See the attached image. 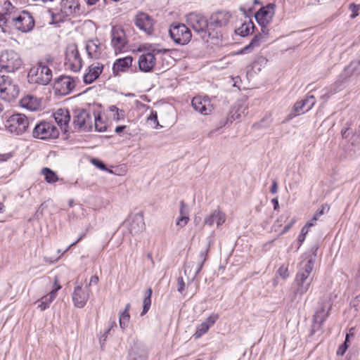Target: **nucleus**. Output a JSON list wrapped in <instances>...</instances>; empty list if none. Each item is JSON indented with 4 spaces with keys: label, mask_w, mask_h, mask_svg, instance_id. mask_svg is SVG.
Instances as JSON below:
<instances>
[{
    "label": "nucleus",
    "mask_w": 360,
    "mask_h": 360,
    "mask_svg": "<svg viewBox=\"0 0 360 360\" xmlns=\"http://www.w3.org/2000/svg\"><path fill=\"white\" fill-rule=\"evenodd\" d=\"M318 247L314 245L311 249V255L302 256V260L300 262L299 269L293 283V292L295 295L302 296L310 288L313 281L311 276L316 262Z\"/></svg>",
    "instance_id": "1"
},
{
    "label": "nucleus",
    "mask_w": 360,
    "mask_h": 360,
    "mask_svg": "<svg viewBox=\"0 0 360 360\" xmlns=\"http://www.w3.org/2000/svg\"><path fill=\"white\" fill-rule=\"evenodd\" d=\"M275 14V5L269 4L262 7L256 13L255 19L261 27V32L255 35L250 44L240 49L239 53L245 54L251 52L255 48L259 47L262 42L266 41L269 37L268 25L271 22Z\"/></svg>",
    "instance_id": "2"
},
{
    "label": "nucleus",
    "mask_w": 360,
    "mask_h": 360,
    "mask_svg": "<svg viewBox=\"0 0 360 360\" xmlns=\"http://www.w3.org/2000/svg\"><path fill=\"white\" fill-rule=\"evenodd\" d=\"M186 21L192 28L198 33L202 39L208 41L209 38H217V33L212 32L210 29V22L205 17L195 13H191L187 15Z\"/></svg>",
    "instance_id": "3"
},
{
    "label": "nucleus",
    "mask_w": 360,
    "mask_h": 360,
    "mask_svg": "<svg viewBox=\"0 0 360 360\" xmlns=\"http://www.w3.org/2000/svg\"><path fill=\"white\" fill-rule=\"evenodd\" d=\"M32 120L24 114L15 113L8 117L5 122L6 131L13 136H20L28 131Z\"/></svg>",
    "instance_id": "4"
},
{
    "label": "nucleus",
    "mask_w": 360,
    "mask_h": 360,
    "mask_svg": "<svg viewBox=\"0 0 360 360\" xmlns=\"http://www.w3.org/2000/svg\"><path fill=\"white\" fill-rule=\"evenodd\" d=\"M52 77L51 70L42 60L31 68L27 74L29 83L44 86L49 84Z\"/></svg>",
    "instance_id": "5"
},
{
    "label": "nucleus",
    "mask_w": 360,
    "mask_h": 360,
    "mask_svg": "<svg viewBox=\"0 0 360 360\" xmlns=\"http://www.w3.org/2000/svg\"><path fill=\"white\" fill-rule=\"evenodd\" d=\"M22 65V60L20 55L13 51L6 50L0 55V68L7 72L17 71Z\"/></svg>",
    "instance_id": "6"
},
{
    "label": "nucleus",
    "mask_w": 360,
    "mask_h": 360,
    "mask_svg": "<svg viewBox=\"0 0 360 360\" xmlns=\"http://www.w3.org/2000/svg\"><path fill=\"white\" fill-rule=\"evenodd\" d=\"M58 135V129L50 122H41L32 130V136L39 139H56Z\"/></svg>",
    "instance_id": "7"
},
{
    "label": "nucleus",
    "mask_w": 360,
    "mask_h": 360,
    "mask_svg": "<svg viewBox=\"0 0 360 360\" xmlns=\"http://www.w3.org/2000/svg\"><path fill=\"white\" fill-rule=\"evenodd\" d=\"M171 39L179 45H186L191 39V32L184 24L174 23L169 29Z\"/></svg>",
    "instance_id": "8"
},
{
    "label": "nucleus",
    "mask_w": 360,
    "mask_h": 360,
    "mask_svg": "<svg viewBox=\"0 0 360 360\" xmlns=\"http://www.w3.org/2000/svg\"><path fill=\"white\" fill-rule=\"evenodd\" d=\"M19 94V88L8 76L0 75V96L10 101L15 98Z\"/></svg>",
    "instance_id": "9"
},
{
    "label": "nucleus",
    "mask_w": 360,
    "mask_h": 360,
    "mask_svg": "<svg viewBox=\"0 0 360 360\" xmlns=\"http://www.w3.org/2000/svg\"><path fill=\"white\" fill-rule=\"evenodd\" d=\"M65 65L73 72H78L82 67V60L77 45L70 44L68 46L65 53Z\"/></svg>",
    "instance_id": "10"
},
{
    "label": "nucleus",
    "mask_w": 360,
    "mask_h": 360,
    "mask_svg": "<svg viewBox=\"0 0 360 360\" xmlns=\"http://www.w3.org/2000/svg\"><path fill=\"white\" fill-rule=\"evenodd\" d=\"M193 110L202 115H210L214 110V105L208 96H195L191 100Z\"/></svg>",
    "instance_id": "11"
},
{
    "label": "nucleus",
    "mask_w": 360,
    "mask_h": 360,
    "mask_svg": "<svg viewBox=\"0 0 360 360\" xmlns=\"http://www.w3.org/2000/svg\"><path fill=\"white\" fill-rule=\"evenodd\" d=\"M13 25L19 31L27 32L34 27V20L30 13L22 11L20 15H14Z\"/></svg>",
    "instance_id": "12"
},
{
    "label": "nucleus",
    "mask_w": 360,
    "mask_h": 360,
    "mask_svg": "<svg viewBox=\"0 0 360 360\" xmlns=\"http://www.w3.org/2000/svg\"><path fill=\"white\" fill-rule=\"evenodd\" d=\"M93 117L89 112L84 109H78L75 112L73 124L78 129L91 130L92 128Z\"/></svg>",
    "instance_id": "13"
},
{
    "label": "nucleus",
    "mask_w": 360,
    "mask_h": 360,
    "mask_svg": "<svg viewBox=\"0 0 360 360\" xmlns=\"http://www.w3.org/2000/svg\"><path fill=\"white\" fill-rule=\"evenodd\" d=\"M111 44L114 47L115 53L124 51L127 41L124 30L120 27L113 26L111 30Z\"/></svg>",
    "instance_id": "14"
},
{
    "label": "nucleus",
    "mask_w": 360,
    "mask_h": 360,
    "mask_svg": "<svg viewBox=\"0 0 360 360\" xmlns=\"http://www.w3.org/2000/svg\"><path fill=\"white\" fill-rule=\"evenodd\" d=\"M89 297V290L88 285L83 288L82 284L76 285L74 288V291L72 294V299L74 305L77 308H83Z\"/></svg>",
    "instance_id": "15"
},
{
    "label": "nucleus",
    "mask_w": 360,
    "mask_h": 360,
    "mask_svg": "<svg viewBox=\"0 0 360 360\" xmlns=\"http://www.w3.org/2000/svg\"><path fill=\"white\" fill-rule=\"evenodd\" d=\"M316 103L315 97L313 95H307L304 99L297 101L293 106L294 113H290L289 119H292L297 115H302L310 110Z\"/></svg>",
    "instance_id": "16"
},
{
    "label": "nucleus",
    "mask_w": 360,
    "mask_h": 360,
    "mask_svg": "<svg viewBox=\"0 0 360 360\" xmlns=\"http://www.w3.org/2000/svg\"><path fill=\"white\" fill-rule=\"evenodd\" d=\"M75 86V81L71 77L60 76L55 81L53 88L60 95H67Z\"/></svg>",
    "instance_id": "17"
},
{
    "label": "nucleus",
    "mask_w": 360,
    "mask_h": 360,
    "mask_svg": "<svg viewBox=\"0 0 360 360\" xmlns=\"http://www.w3.org/2000/svg\"><path fill=\"white\" fill-rule=\"evenodd\" d=\"M154 20L151 16L145 13L136 15V27L146 35H151L153 32Z\"/></svg>",
    "instance_id": "18"
},
{
    "label": "nucleus",
    "mask_w": 360,
    "mask_h": 360,
    "mask_svg": "<svg viewBox=\"0 0 360 360\" xmlns=\"http://www.w3.org/2000/svg\"><path fill=\"white\" fill-rule=\"evenodd\" d=\"M231 14L227 11H219L212 14L210 18V29L213 32L214 29L227 25Z\"/></svg>",
    "instance_id": "19"
},
{
    "label": "nucleus",
    "mask_w": 360,
    "mask_h": 360,
    "mask_svg": "<svg viewBox=\"0 0 360 360\" xmlns=\"http://www.w3.org/2000/svg\"><path fill=\"white\" fill-rule=\"evenodd\" d=\"M155 50L141 54L138 60L139 70L144 72H150L155 65Z\"/></svg>",
    "instance_id": "20"
},
{
    "label": "nucleus",
    "mask_w": 360,
    "mask_h": 360,
    "mask_svg": "<svg viewBox=\"0 0 360 360\" xmlns=\"http://www.w3.org/2000/svg\"><path fill=\"white\" fill-rule=\"evenodd\" d=\"M226 219V214L219 209H216L205 217L204 224L209 226L216 224L217 227H219L225 223Z\"/></svg>",
    "instance_id": "21"
},
{
    "label": "nucleus",
    "mask_w": 360,
    "mask_h": 360,
    "mask_svg": "<svg viewBox=\"0 0 360 360\" xmlns=\"http://www.w3.org/2000/svg\"><path fill=\"white\" fill-rule=\"evenodd\" d=\"M85 49L90 58L98 59L102 54L101 43L98 38L87 40Z\"/></svg>",
    "instance_id": "22"
},
{
    "label": "nucleus",
    "mask_w": 360,
    "mask_h": 360,
    "mask_svg": "<svg viewBox=\"0 0 360 360\" xmlns=\"http://www.w3.org/2000/svg\"><path fill=\"white\" fill-rule=\"evenodd\" d=\"M103 65L99 62H95L89 66L88 72L84 75V82L89 84L93 83L101 74Z\"/></svg>",
    "instance_id": "23"
},
{
    "label": "nucleus",
    "mask_w": 360,
    "mask_h": 360,
    "mask_svg": "<svg viewBox=\"0 0 360 360\" xmlns=\"http://www.w3.org/2000/svg\"><path fill=\"white\" fill-rule=\"evenodd\" d=\"M53 117L61 130L67 131V129L70 121V115L68 110L66 108L58 109L53 113Z\"/></svg>",
    "instance_id": "24"
},
{
    "label": "nucleus",
    "mask_w": 360,
    "mask_h": 360,
    "mask_svg": "<svg viewBox=\"0 0 360 360\" xmlns=\"http://www.w3.org/2000/svg\"><path fill=\"white\" fill-rule=\"evenodd\" d=\"M133 62L132 56H127L117 59L112 65V72L115 76H117L120 72H126Z\"/></svg>",
    "instance_id": "25"
},
{
    "label": "nucleus",
    "mask_w": 360,
    "mask_h": 360,
    "mask_svg": "<svg viewBox=\"0 0 360 360\" xmlns=\"http://www.w3.org/2000/svg\"><path fill=\"white\" fill-rule=\"evenodd\" d=\"M60 8L61 11L69 16L77 15L79 12V4L77 0H62Z\"/></svg>",
    "instance_id": "26"
},
{
    "label": "nucleus",
    "mask_w": 360,
    "mask_h": 360,
    "mask_svg": "<svg viewBox=\"0 0 360 360\" xmlns=\"http://www.w3.org/2000/svg\"><path fill=\"white\" fill-rule=\"evenodd\" d=\"M343 83L344 82L340 79L339 77L334 84L323 89V94L321 96V99L323 100V102H326L332 96L342 90Z\"/></svg>",
    "instance_id": "27"
},
{
    "label": "nucleus",
    "mask_w": 360,
    "mask_h": 360,
    "mask_svg": "<svg viewBox=\"0 0 360 360\" xmlns=\"http://www.w3.org/2000/svg\"><path fill=\"white\" fill-rule=\"evenodd\" d=\"M330 309L331 304L329 301L326 300L320 302H319L317 309L313 317L326 321V319L329 316Z\"/></svg>",
    "instance_id": "28"
},
{
    "label": "nucleus",
    "mask_w": 360,
    "mask_h": 360,
    "mask_svg": "<svg viewBox=\"0 0 360 360\" xmlns=\"http://www.w3.org/2000/svg\"><path fill=\"white\" fill-rule=\"evenodd\" d=\"M20 105L30 111H35L40 108L41 102L35 96L27 95L21 98Z\"/></svg>",
    "instance_id": "29"
},
{
    "label": "nucleus",
    "mask_w": 360,
    "mask_h": 360,
    "mask_svg": "<svg viewBox=\"0 0 360 360\" xmlns=\"http://www.w3.org/2000/svg\"><path fill=\"white\" fill-rule=\"evenodd\" d=\"M61 289V285L58 283L57 278H55L51 290L47 295L43 296L41 300L47 303L50 307L51 303L56 299L58 291Z\"/></svg>",
    "instance_id": "30"
},
{
    "label": "nucleus",
    "mask_w": 360,
    "mask_h": 360,
    "mask_svg": "<svg viewBox=\"0 0 360 360\" xmlns=\"http://www.w3.org/2000/svg\"><path fill=\"white\" fill-rule=\"evenodd\" d=\"M146 124L148 127L152 129H158L159 127H162V126L159 124L158 120V114L156 111L153 110L146 109Z\"/></svg>",
    "instance_id": "31"
},
{
    "label": "nucleus",
    "mask_w": 360,
    "mask_h": 360,
    "mask_svg": "<svg viewBox=\"0 0 360 360\" xmlns=\"http://www.w3.org/2000/svg\"><path fill=\"white\" fill-rule=\"evenodd\" d=\"M15 15L9 13H0V27L3 32H6V28L13 25Z\"/></svg>",
    "instance_id": "32"
},
{
    "label": "nucleus",
    "mask_w": 360,
    "mask_h": 360,
    "mask_svg": "<svg viewBox=\"0 0 360 360\" xmlns=\"http://www.w3.org/2000/svg\"><path fill=\"white\" fill-rule=\"evenodd\" d=\"M151 296H152V289L148 288L145 292L143 299V309L141 313V316H144L150 309L151 306Z\"/></svg>",
    "instance_id": "33"
},
{
    "label": "nucleus",
    "mask_w": 360,
    "mask_h": 360,
    "mask_svg": "<svg viewBox=\"0 0 360 360\" xmlns=\"http://www.w3.org/2000/svg\"><path fill=\"white\" fill-rule=\"evenodd\" d=\"M208 250H209V248H207L206 250H202L200 252V253L198 256L197 267H196L193 278H195L198 275V274L200 272V271L202 270L203 265L207 258Z\"/></svg>",
    "instance_id": "34"
},
{
    "label": "nucleus",
    "mask_w": 360,
    "mask_h": 360,
    "mask_svg": "<svg viewBox=\"0 0 360 360\" xmlns=\"http://www.w3.org/2000/svg\"><path fill=\"white\" fill-rule=\"evenodd\" d=\"M41 174L44 176L45 180L48 184H53L58 181V177L56 172L48 167L43 168Z\"/></svg>",
    "instance_id": "35"
},
{
    "label": "nucleus",
    "mask_w": 360,
    "mask_h": 360,
    "mask_svg": "<svg viewBox=\"0 0 360 360\" xmlns=\"http://www.w3.org/2000/svg\"><path fill=\"white\" fill-rule=\"evenodd\" d=\"M254 24L252 21L243 23L238 30L236 33L242 37L248 36L252 32Z\"/></svg>",
    "instance_id": "36"
},
{
    "label": "nucleus",
    "mask_w": 360,
    "mask_h": 360,
    "mask_svg": "<svg viewBox=\"0 0 360 360\" xmlns=\"http://www.w3.org/2000/svg\"><path fill=\"white\" fill-rule=\"evenodd\" d=\"M51 17V21L49 22L51 25H58L60 22H63L65 20V18L68 17V15H65L61 10L58 13H53L51 11H49Z\"/></svg>",
    "instance_id": "37"
},
{
    "label": "nucleus",
    "mask_w": 360,
    "mask_h": 360,
    "mask_svg": "<svg viewBox=\"0 0 360 360\" xmlns=\"http://www.w3.org/2000/svg\"><path fill=\"white\" fill-rule=\"evenodd\" d=\"M129 304H127L124 311L120 316V326L122 328H125L129 323L130 316L129 314Z\"/></svg>",
    "instance_id": "38"
},
{
    "label": "nucleus",
    "mask_w": 360,
    "mask_h": 360,
    "mask_svg": "<svg viewBox=\"0 0 360 360\" xmlns=\"http://www.w3.org/2000/svg\"><path fill=\"white\" fill-rule=\"evenodd\" d=\"M94 120L95 129L98 131H104L106 129V124L102 120V118L99 114H94Z\"/></svg>",
    "instance_id": "39"
},
{
    "label": "nucleus",
    "mask_w": 360,
    "mask_h": 360,
    "mask_svg": "<svg viewBox=\"0 0 360 360\" xmlns=\"http://www.w3.org/2000/svg\"><path fill=\"white\" fill-rule=\"evenodd\" d=\"M233 108L236 109V110H237L238 112V113L241 116L245 115L248 114V105L246 101H244V100L238 101L235 104Z\"/></svg>",
    "instance_id": "40"
},
{
    "label": "nucleus",
    "mask_w": 360,
    "mask_h": 360,
    "mask_svg": "<svg viewBox=\"0 0 360 360\" xmlns=\"http://www.w3.org/2000/svg\"><path fill=\"white\" fill-rule=\"evenodd\" d=\"M314 226L313 223L307 222L305 226L302 229L300 235L298 236V243L300 246L304 241L307 234L308 233L309 228Z\"/></svg>",
    "instance_id": "41"
},
{
    "label": "nucleus",
    "mask_w": 360,
    "mask_h": 360,
    "mask_svg": "<svg viewBox=\"0 0 360 360\" xmlns=\"http://www.w3.org/2000/svg\"><path fill=\"white\" fill-rule=\"evenodd\" d=\"M324 321L318 319L316 318L313 317V323L311 325V335H314L316 332L320 330L322 328L323 323H324Z\"/></svg>",
    "instance_id": "42"
},
{
    "label": "nucleus",
    "mask_w": 360,
    "mask_h": 360,
    "mask_svg": "<svg viewBox=\"0 0 360 360\" xmlns=\"http://www.w3.org/2000/svg\"><path fill=\"white\" fill-rule=\"evenodd\" d=\"M209 328L206 324H204L202 322L200 325H198L196 328V330L195 332L194 336L195 338H199L205 334L208 331Z\"/></svg>",
    "instance_id": "43"
},
{
    "label": "nucleus",
    "mask_w": 360,
    "mask_h": 360,
    "mask_svg": "<svg viewBox=\"0 0 360 360\" xmlns=\"http://www.w3.org/2000/svg\"><path fill=\"white\" fill-rule=\"evenodd\" d=\"M219 318V316L218 314L212 313L205 319V321H203V323L204 324H206L207 328L210 329V327L214 326Z\"/></svg>",
    "instance_id": "44"
},
{
    "label": "nucleus",
    "mask_w": 360,
    "mask_h": 360,
    "mask_svg": "<svg viewBox=\"0 0 360 360\" xmlns=\"http://www.w3.org/2000/svg\"><path fill=\"white\" fill-rule=\"evenodd\" d=\"M349 8L350 11L352 12V14L350 15L351 18H355L357 17L359 14V11L360 10V4H356L354 3L350 4Z\"/></svg>",
    "instance_id": "45"
},
{
    "label": "nucleus",
    "mask_w": 360,
    "mask_h": 360,
    "mask_svg": "<svg viewBox=\"0 0 360 360\" xmlns=\"http://www.w3.org/2000/svg\"><path fill=\"white\" fill-rule=\"evenodd\" d=\"M277 273L283 279L288 278L290 276L288 266L287 265L281 266L278 269Z\"/></svg>",
    "instance_id": "46"
},
{
    "label": "nucleus",
    "mask_w": 360,
    "mask_h": 360,
    "mask_svg": "<svg viewBox=\"0 0 360 360\" xmlns=\"http://www.w3.org/2000/svg\"><path fill=\"white\" fill-rule=\"evenodd\" d=\"M3 13H9L11 15H15V7L9 1H6L3 6Z\"/></svg>",
    "instance_id": "47"
},
{
    "label": "nucleus",
    "mask_w": 360,
    "mask_h": 360,
    "mask_svg": "<svg viewBox=\"0 0 360 360\" xmlns=\"http://www.w3.org/2000/svg\"><path fill=\"white\" fill-rule=\"evenodd\" d=\"M240 117H241V115L233 107L230 111V114H229L228 120L230 121L231 122H232L233 121L240 119Z\"/></svg>",
    "instance_id": "48"
},
{
    "label": "nucleus",
    "mask_w": 360,
    "mask_h": 360,
    "mask_svg": "<svg viewBox=\"0 0 360 360\" xmlns=\"http://www.w3.org/2000/svg\"><path fill=\"white\" fill-rule=\"evenodd\" d=\"M180 216L188 217V206L184 203V201L180 202V210H179Z\"/></svg>",
    "instance_id": "49"
},
{
    "label": "nucleus",
    "mask_w": 360,
    "mask_h": 360,
    "mask_svg": "<svg viewBox=\"0 0 360 360\" xmlns=\"http://www.w3.org/2000/svg\"><path fill=\"white\" fill-rule=\"evenodd\" d=\"M188 217L179 216L176 221V225L180 227H184L188 224Z\"/></svg>",
    "instance_id": "50"
},
{
    "label": "nucleus",
    "mask_w": 360,
    "mask_h": 360,
    "mask_svg": "<svg viewBox=\"0 0 360 360\" xmlns=\"http://www.w3.org/2000/svg\"><path fill=\"white\" fill-rule=\"evenodd\" d=\"M348 338H349V335L347 334L345 342L339 347V348L337 351L338 355H343L345 353V352L347 349V347H348L347 345V341Z\"/></svg>",
    "instance_id": "51"
},
{
    "label": "nucleus",
    "mask_w": 360,
    "mask_h": 360,
    "mask_svg": "<svg viewBox=\"0 0 360 360\" xmlns=\"http://www.w3.org/2000/svg\"><path fill=\"white\" fill-rule=\"evenodd\" d=\"M326 207L323 205L321 206V207L319 208L317 210V211L316 212V213L314 214L313 217H312V220L313 221H317L318 219L324 213V211L326 210Z\"/></svg>",
    "instance_id": "52"
},
{
    "label": "nucleus",
    "mask_w": 360,
    "mask_h": 360,
    "mask_svg": "<svg viewBox=\"0 0 360 360\" xmlns=\"http://www.w3.org/2000/svg\"><path fill=\"white\" fill-rule=\"evenodd\" d=\"M91 162L93 165H94L96 167L101 169V170H108L105 165L101 160H98L97 159H93L91 160Z\"/></svg>",
    "instance_id": "53"
},
{
    "label": "nucleus",
    "mask_w": 360,
    "mask_h": 360,
    "mask_svg": "<svg viewBox=\"0 0 360 360\" xmlns=\"http://www.w3.org/2000/svg\"><path fill=\"white\" fill-rule=\"evenodd\" d=\"M177 285H178V287H177L178 292H179L180 293H182L185 290V283L184 281L183 277L181 276V277L178 278Z\"/></svg>",
    "instance_id": "54"
},
{
    "label": "nucleus",
    "mask_w": 360,
    "mask_h": 360,
    "mask_svg": "<svg viewBox=\"0 0 360 360\" xmlns=\"http://www.w3.org/2000/svg\"><path fill=\"white\" fill-rule=\"evenodd\" d=\"M288 217V214L281 215L275 222L274 226H281L282 223L285 222Z\"/></svg>",
    "instance_id": "55"
},
{
    "label": "nucleus",
    "mask_w": 360,
    "mask_h": 360,
    "mask_svg": "<svg viewBox=\"0 0 360 360\" xmlns=\"http://www.w3.org/2000/svg\"><path fill=\"white\" fill-rule=\"evenodd\" d=\"M295 221H296V219L295 218L292 219L290 222L283 227L281 234L283 235V234H285V233H287L290 229V228L293 226V224L295 223Z\"/></svg>",
    "instance_id": "56"
},
{
    "label": "nucleus",
    "mask_w": 360,
    "mask_h": 360,
    "mask_svg": "<svg viewBox=\"0 0 360 360\" xmlns=\"http://www.w3.org/2000/svg\"><path fill=\"white\" fill-rule=\"evenodd\" d=\"M37 302L38 303L37 308L41 311L49 308V306L47 304V303L43 302L41 299L37 300Z\"/></svg>",
    "instance_id": "57"
},
{
    "label": "nucleus",
    "mask_w": 360,
    "mask_h": 360,
    "mask_svg": "<svg viewBox=\"0 0 360 360\" xmlns=\"http://www.w3.org/2000/svg\"><path fill=\"white\" fill-rule=\"evenodd\" d=\"M140 354L139 355V358L136 357V360H146L147 359V353L146 352V351L144 350H140V349L139 348L138 350L136 349V354Z\"/></svg>",
    "instance_id": "58"
},
{
    "label": "nucleus",
    "mask_w": 360,
    "mask_h": 360,
    "mask_svg": "<svg viewBox=\"0 0 360 360\" xmlns=\"http://www.w3.org/2000/svg\"><path fill=\"white\" fill-rule=\"evenodd\" d=\"M124 116V112L122 110H119L118 112H115V114H113V119L116 120H120L122 119Z\"/></svg>",
    "instance_id": "59"
},
{
    "label": "nucleus",
    "mask_w": 360,
    "mask_h": 360,
    "mask_svg": "<svg viewBox=\"0 0 360 360\" xmlns=\"http://www.w3.org/2000/svg\"><path fill=\"white\" fill-rule=\"evenodd\" d=\"M12 157L11 153L0 154V162H6Z\"/></svg>",
    "instance_id": "60"
},
{
    "label": "nucleus",
    "mask_w": 360,
    "mask_h": 360,
    "mask_svg": "<svg viewBox=\"0 0 360 360\" xmlns=\"http://www.w3.org/2000/svg\"><path fill=\"white\" fill-rule=\"evenodd\" d=\"M278 191V184L276 180H273L272 185L271 187V193H276Z\"/></svg>",
    "instance_id": "61"
},
{
    "label": "nucleus",
    "mask_w": 360,
    "mask_h": 360,
    "mask_svg": "<svg viewBox=\"0 0 360 360\" xmlns=\"http://www.w3.org/2000/svg\"><path fill=\"white\" fill-rule=\"evenodd\" d=\"M98 282V277L97 276H92L90 279V282L88 285V287L91 285L92 283L96 284Z\"/></svg>",
    "instance_id": "62"
},
{
    "label": "nucleus",
    "mask_w": 360,
    "mask_h": 360,
    "mask_svg": "<svg viewBox=\"0 0 360 360\" xmlns=\"http://www.w3.org/2000/svg\"><path fill=\"white\" fill-rule=\"evenodd\" d=\"M271 202H272V203H273V205H274V209L275 210H276L278 208V206H279V205H278V198H273V199L271 200Z\"/></svg>",
    "instance_id": "63"
},
{
    "label": "nucleus",
    "mask_w": 360,
    "mask_h": 360,
    "mask_svg": "<svg viewBox=\"0 0 360 360\" xmlns=\"http://www.w3.org/2000/svg\"><path fill=\"white\" fill-rule=\"evenodd\" d=\"M125 128H126V127L123 126V125L117 126L115 128V132L117 134H120V133L122 132Z\"/></svg>",
    "instance_id": "64"
}]
</instances>
